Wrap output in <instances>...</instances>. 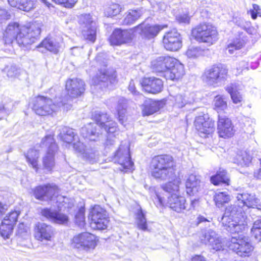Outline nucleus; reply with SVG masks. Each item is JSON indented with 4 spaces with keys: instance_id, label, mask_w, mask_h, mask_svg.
<instances>
[{
    "instance_id": "obj_57",
    "label": "nucleus",
    "mask_w": 261,
    "mask_h": 261,
    "mask_svg": "<svg viewBox=\"0 0 261 261\" xmlns=\"http://www.w3.org/2000/svg\"><path fill=\"white\" fill-rule=\"evenodd\" d=\"M236 227H238L240 229H242V227L244 228L243 226L239 224H234L232 223V224L228 225V227L230 228H236Z\"/></svg>"
},
{
    "instance_id": "obj_54",
    "label": "nucleus",
    "mask_w": 261,
    "mask_h": 261,
    "mask_svg": "<svg viewBox=\"0 0 261 261\" xmlns=\"http://www.w3.org/2000/svg\"><path fill=\"white\" fill-rule=\"evenodd\" d=\"M44 141H46L48 140H49L51 141H53L54 145L56 147H57V145L55 143V139L54 138V135H47V136H45V137L44 138Z\"/></svg>"
},
{
    "instance_id": "obj_62",
    "label": "nucleus",
    "mask_w": 261,
    "mask_h": 261,
    "mask_svg": "<svg viewBox=\"0 0 261 261\" xmlns=\"http://www.w3.org/2000/svg\"><path fill=\"white\" fill-rule=\"evenodd\" d=\"M1 119V118H0V120Z\"/></svg>"
},
{
    "instance_id": "obj_16",
    "label": "nucleus",
    "mask_w": 261,
    "mask_h": 261,
    "mask_svg": "<svg viewBox=\"0 0 261 261\" xmlns=\"http://www.w3.org/2000/svg\"><path fill=\"white\" fill-rule=\"evenodd\" d=\"M179 185L176 190H171L170 191H165L170 194L168 197L167 204L169 207L172 211L180 213L186 209V199L180 194Z\"/></svg>"
},
{
    "instance_id": "obj_41",
    "label": "nucleus",
    "mask_w": 261,
    "mask_h": 261,
    "mask_svg": "<svg viewBox=\"0 0 261 261\" xmlns=\"http://www.w3.org/2000/svg\"><path fill=\"white\" fill-rule=\"evenodd\" d=\"M245 42L240 39H236L227 45L226 48L229 54H232L235 51L242 49L245 45Z\"/></svg>"
},
{
    "instance_id": "obj_3",
    "label": "nucleus",
    "mask_w": 261,
    "mask_h": 261,
    "mask_svg": "<svg viewBox=\"0 0 261 261\" xmlns=\"http://www.w3.org/2000/svg\"><path fill=\"white\" fill-rule=\"evenodd\" d=\"M151 67L154 72L162 74L166 80L177 82L185 74L184 65L170 56L157 57L151 62Z\"/></svg>"
},
{
    "instance_id": "obj_52",
    "label": "nucleus",
    "mask_w": 261,
    "mask_h": 261,
    "mask_svg": "<svg viewBox=\"0 0 261 261\" xmlns=\"http://www.w3.org/2000/svg\"><path fill=\"white\" fill-rule=\"evenodd\" d=\"M7 210V205L0 201V218L5 214Z\"/></svg>"
},
{
    "instance_id": "obj_9",
    "label": "nucleus",
    "mask_w": 261,
    "mask_h": 261,
    "mask_svg": "<svg viewBox=\"0 0 261 261\" xmlns=\"http://www.w3.org/2000/svg\"><path fill=\"white\" fill-rule=\"evenodd\" d=\"M99 242V238L89 232H82L73 237L70 244L72 248L85 251L94 250Z\"/></svg>"
},
{
    "instance_id": "obj_4",
    "label": "nucleus",
    "mask_w": 261,
    "mask_h": 261,
    "mask_svg": "<svg viewBox=\"0 0 261 261\" xmlns=\"http://www.w3.org/2000/svg\"><path fill=\"white\" fill-rule=\"evenodd\" d=\"M67 105L65 100L53 102L52 99L49 97L38 95L32 102V109L38 116L53 117L61 108H64Z\"/></svg>"
},
{
    "instance_id": "obj_13",
    "label": "nucleus",
    "mask_w": 261,
    "mask_h": 261,
    "mask_svg": "<svg viewBox=\"0 0 261 261\" xmlns=\"http://www.w3.org/2000/svg\"><path fill=\"white\" fill-rule=\"evenodd\" d=\"M194 126L197 134L202 138L208 137L215 130V121L205 114L196 117Z\"/></svg>"
},
{
    "instance_id": "obj_48",
    "label": "nucleus",
    "mask_w": 261,
    "mask_h": 261,
    "mask_svg": "<svg viewBox=\"0 0 261 261\" xmlns=\"http://www.w3.org/2000/svg\"><path fill=\"white\" fill-rule=\"evenodd\" d=\"M175 19L179 24H188L190 23L191 16L188 13H184L177 16Z\"/></svg>"
},
{
    "instance_id": "obj_20",
    "label": "nucleus",
    "mask_w": 261,
    "mask_h": 261,
    "mask_svg": "<svg viewBox=\"0 0 261 261\" xmlns=\"http://www.w3.org/2000/svg\"><path fill=\"white\" fill-rule=\"evenodd\" d=\"M217 133L220 138L228 139L234 134V126L232 121L226 116L218 115L217 120Z\"/></svg>"
},
{
    "instance_id": "obj_45",
    "label": "nucleus",
    "mask_w": 261,
    "mask_h": 261,
    "mask_svg": "<svg viewBox=\"0 0 261 261\" xmlns=\"http://www.w3.org/2000/svg\"><path fill=\"white\" fill-rule=\"evenodd\" d=\"M203 53V49L201 48L198 47H192L187 50L186 55L189 58L194 59L202 56Z\"/></svg>"
},
{
    "instance_id": "obj_43",
    "label": "nucleus",
    "mask_w": 261,
    "mask_h": 261,
    "mask_svg": "<svg viewBox=\"0 0 261 261\" xmlns=\"http://www.w3.org/2000/svg\"><path fill=\"white\" fill-rule=\"evenodd\" d=\"M123 8L118 4L113 3L107 8L106 13L108 17H113L119 14Z\"/></svg>"
},
{
    "instance_id": "obj_46",
    "label": "nucleus",
    "mask_w": 261,
    "mask_h": 261,
    "mask_svg": "<svg viewBox=\"0 0 261 261\" xmlns=\"http://www.w3.org/2000/svg\"><path fill=\"white\" fill-rule=\"evenodd\" d=\"M56 5L66 9L73 8L77 3L79 0H51Z\"/></svg>"
},
{
    "instance_id": "obj_1",
    "label": "nucleus",
    "mask_w": 261,
    "mask_h": 261,
    "mask_svg": "<svg viewBox=\"0 0 261 261\" xmlns=\"http://www.w3.org/2000/svg\"><path fill=\"white\" fill-rule=\"evenodd\" d=\"M149 169L151 175L156 179L168 181L162 186L164 191L177 190L178 185L181 183L174 158L168 154L154 155L150 160Z\"/></svg>"
},
{
    "instance_id": "obj_51",
    "label": "nucleus",
    "mask_w": 261,
    "mask_h": 261,
    "mask_svg": "<svg viewBox=\"0 0 261 261\" xmlns=\"http://www.w3.org/2000/svg\"><path fill=\"white\" fill-rule=\"evenodd\" d=\"M128 91L134 95H139L140 93L138 91L137 87L134 82H130L128 86Z\"/></svg>"
},
{
    "instance_id": "obj_2",
    "label": "nucleus",
    "mask_w": 261,
    "mask_h": 261,
    "mask_svg": "<svg viewBox=\"0 0 261 261\" xmlns=\"http://www.w3.org/2000/svg\"><path fill=\"white\" fill-rule=\"evenodd\" d=\"M41 31L39 25L35 22L20 25L17 22H11L6 28L3 38L6 44L12 45L16 42L19 46L25 47L35 42Z\"/></svg>"
},
{
    "instance_id": "obj_24",
    "label": "nucleus",
    "mask_w": 261,
    "mask_h": 261,
    "mask_svg": "<svg viewBox=\"0 0 261 261\" xmlns=\"http://www.w3.org/2000/svg\"><path fill=\"white\" fill-rule=\"evenodd\" d=\"M117 81V76L115 71H110L108 69L99 71L94 77V82L96 85H103L104 87H108Z\"/></svg>"
},
{
    "instance_id": "obj_12",
    "label": "nucleus",
    "mask_w": 261,
    "mask_h": 261,
    "mask_svg": "<svg viewBox=\"0 0 261 261\" xmlns=\"http://www.w3.org/2000/svg\"><path fill=\"white\" fill-rule=\"evenodd\" d=\"M21 214L19 210H12L4 217L0 224V234L4 239L9 238Z\"/></svg>"
},
{
    "instance_id": "obj_27",
    "label": "nucleus",
    "mask_w": 261,
    "mask_h": 261,
    "mask_svg": "<svg viewBox=\"0 0 261 261\" xmlns=\"http://www.w3.org/2000/svg\"><path fill=\"white\" fill-rule=\"evenodd\" d=\"M142 25L143 24H140L137 26V28H140L142 30V34L147 39L154 38L158 35L160 31L168 28L167 24H147L144 27Z\"/></svg>"
},
{
    "instance_id": "obj_53",
    "label": "nucleus",
    "mask_w": 261,
    "mask_h": 261,
    "mask_svg": "<svg viewBox=\"0 0 261 261\" xmlns=\"http://www.w3.org/2000/svg\"><path fill=\"white\" fill-rule=\"evenodd\" d=\"M191 261H206L205 258L201 255H195L191 258Z\"/></svg>"
},
{
    "instance_id": "obj_29",
    "label": "nucleus",
    "mask_w": 261,
    "mask_h": 261,
    "mask_svg": "<svg viewBox=\"0 0 261 261\" xmlns=\"http://www.w3.org/2000/svg\"><path fill=\"white\" fill-rule=\"evenodd\" d=\"M160 100L149 98L146 100L142 106V114L143 116H148L159 111L161 108Z\"/></svg>"
},
{
    "instance_id": "obj_42",
    "label": "nucleus",
    "mask_w": 261,
    "mask_h": 261,
    "mask_svg": "<svg viewBox=\"0 0 261 261\" xmlns=\"http://www.w3.org/2000/svg\"><path fill=\"white\" fill-rule=\"evenodd\" d=\"M85 207L81 206L77 210L74 216V222L78 225H85Z\"/></svg>"
},
{
    "instance_id": "obj_30",
    "label": "nucleus",
    "mask_w": 261,
    "mask_h": 261,
    "mask_svg": "<svg viewBox=\"0 0 261 261\" xmlns=\"http://www.w3.org/2000/svg\"><path fill=\"white\" fill-rule=\"evenodd\" d=\"M201 180L198 176L194 174L189 176L185 183L186 192L190 196H193L198 192L200 187Z\"/></svg>"
},
{
    "instance_id": "obj_18",
    "label": "nucleus",
    "mask_w": 261,
    "mask_h": 261,
    "mask_svg": "<svg viewBox=\"0 0 261 261\" xmlns=\"http://www.w3.org/2000/svg\"><path fill=\"white\" fill-rule=\"evenodd\" d=\"M65 89L70 98H78L84 94L85 84L77 78L68 79L65 82Z\"/></svg>"
},
{
    "instance_id": "obj_22",
    "label": "nucleus",
    "mask_w": 261,
    "mask_h": 261,
    "mask_svg": "<svg viewBox=\"0 0 261 261\" xmlns=\"http://www.w3.org/2000/svg\"><path fill=\"white\" fill-rule=\"evenodd\" d=\"M40 215L51 222L61 225L67 224L68 216L57 211H52L50 208H43L40 211Z\"/></svg>"
},
{
    "instance_id": "obj_19",
    "label": "nucleus",
    "mask_w": 261,
    "mask_h": 261,
    "mask_svg": "<svg viewBox=\"0 0 261 261\" xmlns=\"http://www.w3.org/2000/svg\"><path fill=\"white\" fill-rule=\"evenodd\" d=\"M92 119L109 135L114 134L119 130L117 123L113 121L107 113H95L92 115Z\"/></svg>"
},
{
    "instance_id": "obj_40",
    "label": "nucleus",
    "mask_w": 261,
    "mask_h": 261,
    "mask_svg": "<svg viewBox=\"0 0 261 261\" xmlns=\"http://www.w3.org/2000/svg\"><path fill=\"white\" fill-rule=\"evenodd\" d=\"M76 134L73 132L72 129L67 130L65 133L60 135V139L61 141L66 144H72L73 146H75V143L73 142L75 140V137Z\"/></svg>"
},
{
    "instance_id": "obj_60",
    "label": "nucleus",
    "mask_w": 261,
    "mask_h": 261,
    "mask_svg": "<svg viewBox=\"0 0 261 261\" xmlns=\"http://www.w3.org/2000/svg\"><path fill=\"white\" fill-rule=\"evenodd\" d=\"M5 107L4 105L0 106V112L3 111L5 110Z\"/></svg>"
},
{
    "instance_id": "obj_55",
    "label": "nucleus",
    "mask_w": 261,
    "mask_h": 261,
    "mask_svg": "<svg viewBox=\"0 0 261 261\" xmlns=\"http://www.w3.org/2000/svg\"><path fill=\"white\" fill-rule=\"evenodd\" d=\"M254 176L257 179H261V167L254 172L253 173Z\"/></svg>"
},
{
    "instance_id": "obj_56",
    "label": "nucleus",
    "mask_w": 261,
    "mask_h": 261,
    "mask_svg": "<svg viewBox=\"0 0 261 261\" xmlns=\"http://www.w3.org/2000/svg\"><path fill=\"white\" fill-rule=\"evenodd\" d=\"M208 220L204 218L203 216H200L198 217V221L197 223L198 224L201 223L202 222H208Z\"/></svg>"
},
{
    "instance_id": "obj_50",
    "label": "nucleus",
    "mask_w": 261,
    "mask_h": 261,
    "mask_svg": "<svg viewBox=\"0 0 261 261\" xmlns=\"http://www.w3.org/2000/svg\"><path fill=\"white\" fill-rule=\"evenodd\" d=\"M118 119L119 121L123 124L126 121V117L125 116L126 109H121L118 110Z\"/></svg>"
},
{
    "instance_id": "obj_21",
    "label": "nucleus",
    "mask_w": 261,
    "mask_h": 261,
    "mask_svg": "<svg viewBox=\"0 0 261 261\" xmlns=\"http://www.w3.org/2000/svg\"><path fill=\"white\" fill-rule=\"evenodd\" d=\"M54 232L52 226L45 223L38 222L34 226L33 236L39 241H50Z\"/></svg>"
},
{
    "instance_id": "obj_28",
    "label": "nucleus",
    "mask_w": 261,
    "mask_h": 261,
    "mask_svg": "<svg viewBox=\"0 0 261 261\" xmlns=\"http://www.w3.org/2000/svg\"><path fill=\"white\" fill-rule=\"evenodd\" d=\"M126 30L117 28L114 30L109 38V41L112 46H119L126 43L129 38L127 37Z\"/></svg>"
},
{
    "instance_id": "obj_14",
    "label": "nucleus",
    "mask_w": 261,
    "mask_h": 261,
    "mask_svg": "<svg viewBox=\"0 0 261 261\" xmlns=\"http://www.w3.org/2000/svg\"><path fill=\"white\" fill-rule=\"evenodd\" d=\"M236 204L230 205L225 208V214L230 215L239 211L240 208L246 206L248 208H256L258 205V199L254 196L248 193H242L237 197Z\"/></svg>"
},
{
    "instance_id": "obj_34",
    "label": "nucleus",
    "mask_w": 261,
    "mask_h": 261,
    "mask_svg": "<svg viewBox=\"0 0 261 261\" xmlns=\"http://www.w3.org/2000/svg\"><path fill=\"white\" fill-rule=\"evenodd\" d=\"M55 151L48 150L46 155L43 158V168L48 171H51L55 166Z\"/></svg>"
},
{
    "instance_id": "obj_47",
    "label": "nucleus",
    "mask_w": 261,
    "mask_h": 261,
    "mask_svg": "<svg viewBox=\"0 0 261 261\" xmlns=\"http://www.w3.org/2000/svg\"><path fill=\"white\" fill-rule=\"evenodd\" d=\"M211 246L212 249L216 251H222L224 249V245L222 241L219 238L213 239L211 243Z\"/></svg>"
},
{
    "instance_id": "obj_32",
    "label": "nucleus",
    "mask_w": 261,
    "mask_h": 261,
    "mask_svg": "<svg viewBox=\"0 0 261 261\" xmlns=\"http://www.w3.org/2000/svg\"><path fill=\"white\" fill-rule=\"evenodd\" d=\"M27 162L28 165L32 167L36 171H38L40 168L39 163V156L36 153V151L33 149H30L24 155Z\"/></svg>"
},
{
    "instance_id": "obj_36",
    "label": "nucleus",
    "mask_w": 261,
    "mask_h": 261,
    "mask_svg": "<svg viewBox=\"0 0 261 261\" xmlns=\"http://www.w3.org/2000/svg\"><path fill=\"white\" fill-rule=\"evenodd\" d=\"M226 91L229 94L233 103H240L242 100V96L240 94L236 85L231 84L225 88Z\"/></svg>"
},
{
    "instance_id": "obj_26",
    "label": "nucleus",
    "mask_w": 261,
    "mask_h": 261,
    "mask_svg": "<svg viewBox=\"0 0 261 261\" xmlns=\"http://www.w3.org/2000/svg\"><path fill=\"white\" fill-rule=\"evenodd\" d=\"M9 6L12 8L29 12L36 8V0H7Z\"/></svg>"
},
{
    "instance_id": "obj_25",
    "label": "nucleus",
    "mask_w": 261,
    "mask_h": 261,
    "mask_svg": "<svg viewBox=\"0 0 261 261\" xmlns=\"http://www.w3.org/2000/svg\"><path fill=\"white\" fill-rule=\"evenodd\" d=\"M210 182L215 186L223 185L229 186L231 185V179L226 169L219 167L216 173L210 178Z\"/></svg>"
},
{
    "instance_id": "obj_17",
    "label": "nucleus",
    "mask_w": 261,
    "mask_h": 261,
    "mask_svg": "<svg viewBox=\"0 0 261 261\" xmlns=\"http://www.w3.org/2000/svg\"><path fill=\"white\" fill-rule=\"evenodd\" d=\"M162 44L166 50L176 51L182 47V40L177 31L170 30L163 36Z\"/></svg>"
},
{
    "instance_id": "obj_33",
    "label": "nucleus",
    "mask_w": 261,
    "mask_h": 261,
    "mask_svg": "<svg viewBox=\"0 0 261 261\" xmlns=\"http://www.w3.org/2000/svg\"><path fill=\"white\" fill-rule=\"evenodd\" d=\"M81 135L85 139L89 141H93L95 140L92 137H98L99 133L97 131L96 127L93 124L90 123L88 124L87 126L83 128Z\"/></svg>"
},
{
    "instance_id": "obj_7",
    "label": "nucleus",
    "mask_w": 261,
    "mask_h": 261,
    "mask_svg": "<svg viewBox=\"0 0 261 261\" xmlns=\"http://www.w3.org/2000/svg\"><path fill=\"white\" fill-rule=\"evenodd\" d=\"M229 76L227 66L222 63L213 64L204 70L203 80L208 85L215 86L221 81H225Z\"/></svg>"
},
{
    "instance_id": "obj_8",
    "label": "nucleus",
    "mask_w": 261,
    "mask_h": 261,
    "mask_svg": "<svg viewBox=\"0 0 261 261\" xmlns=\"http://www.w3.org/2000/svg\"><path fill=\"white\" fill-rule=\"evenodd\" d=\"M227 246L229 250L241 257L249 256L254 249L249 238L242 234L232 237Z\"/></svg>"
},
{
    "instance_id": "obj_6",
    "label": "nucleus",
    "mask_w": 261,
    "mask_h": 261,
    "mask_svg": "<svg viewBox=\"0 0 261 261\" xmlns=\"http://www.w3.org/2000/svg\"><path fill=\"white\" fill-rule=\"evenodd\" d=\"M88 218L90 227L94 230H106L110 223L109 213L98 205L90 207Z\"/></svg>"
},
{
    "instance_id": "obj_38",
    "label": "nucleus",
    "mask_w": 261,
    "mask_h": 261,
    "mask_svg": "<svg viewBox=\"0 0 261 261\" xmlns=\"http://www.w3.org/2000/svg\"><path fill=\"white\" fill-rule=\"evenodd\" d=\"M214 200L217 207H222L228 203L230 200V196L225 192L216 193L214 197Z\"/></svg>"
},
{
    "instance_id": "obj_11",
    "label": "nucleus",
    "mask_w": 261,
    "mask_h": 261,
    "mask_svg": "<svg viewBox=\"0 0 261 261\" xmlns=\"http://www.w3.org/2000/svg\"><path fill=\"white\" fill-rule=\"evenodd\" d=\"M112 159L115 164L119 166V170L123 173L132 172L134 170V164L132 160L128 146H119Z\"/></svg>"
},
{
    "instance_id": "obj_35",
    "label": "nucleus",
    "mask_w": 261,
    "mask_h": 261,
    "mask_svg": "<svg viewBox=\"0 0 261 261\" xmlns=\"http://www.w3.org/2000/svg\"><path fill=\"white\" fill-rule=\"evenodd\" d=\"M135 215L138 228L143 231L147 230V224L145 217V214L143 212L142 208L141 207L138 208Z\"/></svg>"
},
{
    "instance_id": "obj_10",
    "label": "nucleus",
    "mask_w": 261,
    "mask_h": 261,
    "mask_svg": "<svg viewBox=\"0 0 261 261\" xmlns=\"http://www.w3.org/2000/svg\"><path fill=\"white\" fill-rule=\"evenodd\" d=\"M60 191L58 185L47 183L35 186L32 189L31 194L38 200L50 201L59 196Z\"/></svg>"
},
{
    "instance_id": "obj_39",
    "label": "nucleus",
    "mask_w": 261,
    "mask_h": 261,
    "mask_svg": "<svg viewBox=\"0 0 261 261\" xmlns=\"http://www.w3.org/2000/svg\"><path fill=\"white\" fill-rule=\"evenodd\" d=\"M141 16V14L137 10H130L125 18H124L122 24L128 25L134 23Z\"/></svg>"
},
{
    "instance_id": "obj_61",
    "label": "nucleus",
    "mask_w": 261,
    "mask_h": 261,
    "mask_svg": "<svg viewBox=\"0 0 261 261\" xmlns=\"http://www.w3.org/2000/svg\"><path fill=\"white\" fill-rule=\"evenodd\" d=\"M5 12V11L3 9H0V13Z\"/></svg>"
},
{
    "instance_id": "obj_49",
    "label": "nucleus",
    "mask_w": 261,
    "mask_h": 261,
    "mask_svg": "<svg viewBox=\"0 0 261 261\" xmlns=\"http://www.w3.org/2000/svg\"><path fill=\"white\" fill-rule=\"evenodd\" d=\"M251 18L253 20L256 19L257 16L261 17V9L259 5L256 4L252 5V9L249 10Z\"/></svg>"
},
{
    "instance_id": "obj_31",
    "label": "nucleus",
    "mask_w": 261,
    "mask_h": 261,
    "mask_svg": "<svg viewBox=\"0 0 261 261\" xmlns=\"http://www.w3.org/2000/svg\"><path fill=\"white\" fill-rule=\"evenodd\" d=\"M60 47V43L55 41L52 38L46 37L44 38L37 46V47H43L46 50L54 54L59 52Z\"/></svg>"
},
{
    "instance_id": "obj_5",
    "label": "nucleus",
    "mask_w": 261,
    "mask_h": 261,
    "mask_svg": "<svg viewBox=\"0 0 261 261\" xmlns=\"http://www.w3.org/2000/svg\"><path fill=\"white\" fill-rule=\"evenodd\" d=\"M191 36L199 42L212 44L218 40L219 33L217 27L212 23L202 22L192 29Z\"/></svg>"
},
{
    "instance_id": "obj_58",
    "label": "nucleus",
    "mask_w": 261,
    "mask_h": 261,
    "mask_svg": "<svg viewBox=\"0 0 261 261\" xmlns=\"http://www.w3.org/2000/svg\"><path fill=\"white\" fill-rule=\"evenodd\" d=\"M156 197H157V199H158L159 203L161 205H163L164 203V202H165L164 199L163 198H162L161 196V195H160L159 194H156Z\"/></svg>"
},
{
    "instance_id": "obj_44",
    "label": "nucleus",
    "mask_w": 261,
    "mask_h": 261,
    "mask_svg": "<svg viewBox=\"0 0 261 261\" xmlns=\"http://www.w3.org/2000/svg\"><path fill=\"white\" fill-rule=\"evenodd\" d=\"M251 236L258 242L261 240V219L255 221L251 228Z\"/></svg>"
},
{
    "instance_id": "obj_37",
    "label": "nucleus",
    "mask_w": 261,
    "mask_h": 261,
    "mask_svg": "<svg viewBox=\"0 0 261 261\" xmlns=\"http://www.w3.org/2000/svg\"><path fill=\"white\" fill-rule=\"evenodd\" d=\"M213 109L217 112L227 109V102L225 97L221 95L218 94L215 96L213 99Z\"/></svg>"
},
{
    "instance_id": "obj_23",
    "label": "nucleus",
    "mask_w": 261,
    "mask_h": 261,
    "mask_svg": "<svg viewBox=\"0 0 261 261\" xmlns=\"http://www.w3.org/2000/svg\"><path fill=\"white\" fill-rule=\"evenodd\" d=\"M93 20L89 15H85L82 23L86 27V29L82 32V36L85 41L94 43L96 40L97 27L92 25Z\"/></svg>"
},
{
    "instance_id": "obj_59",
    "label": "nucleus",
    "mask_w": 261,
    "mask_h": 261,
    "mask_svg": "<svg viewBox=\"0 0 261 261\" xmlns=\"http://www.w3.org/2000/svg\"><path fill=\"white\" fill-rule=\"evenodd\" d=\"M198 202V199L193 200L191 203V206H193V207H194L195 206V204H197Z\"/></svg>"
},
{
    "instance_id": "obj_15",
    "label": "nucleus",
    "mask_w": 261,
    "mask_h": 261,
    "mask_svg": "<svg viewBox=\"0 0 261 261\" xmlns=\"http://www.w3.org/2000/svg\"><path fill=\"white\" fill-rule=\"evenodd\" d=\"M142 91L148 94L156 95L164 89V82L155 76H144L139 81Z\"/></svg>"
}]
</instances>
